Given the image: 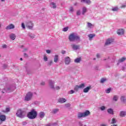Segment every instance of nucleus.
<instances>
[{"mask_svg":"<svg viewBox=\"0 0 126 126\" xmlns=\"http://www.w3.org/2000/svg\"><path fill=\"white\" fill-rule=\"evenodd\" d=\"M15 89V87L10 86L8 88L4 89V90L3 91H2V93L3 94H4V93H9L10 92H12V91H13V90H14Z\"/></svg>","mask_w":126,"mask_h":126,"instance_id":"nucleus-6","label":"nucleus"},{"mask_svg":"<svg viewBox=\"0 0 126 126\" xmlns=\"http://www.w3.org/2000/svg\"><path fill=\"white\" fill-rule=\"evenodd\" d=\"M71 47L74 50H79V45H75V44H71Z\"/></svg>","mask_w":126,"mask_h":126,"instance_id":"nucleus-16","label":"nucleus"},{"mask_svg":"<svg viewBox=\"0 0 126 126\" xmlns=\"http://www.w3.org/2000/svg\"><path fill=\"white\" fill-rule=\"evenodd\" d=\"M21 27H22L23 29H25V25L24 23H22Z\"/></svg>","mask_w":126,"mask_h":126,"instance_id":"nucleus-49","label":"nucleus"},{"mask_svg":"<svg viewBox=\"0 0 126 126\" xmlns=\"http://www.w3.org/2000/svg\"><path fill=\"white\" fill-rule=\"evenodd\" d=\"M113 42H114L113 39L108 38L106 40L105 45H111V44H112V43H113Z\"/></svg>","mask_w":126,"mask_h":126,"instance_id":"nucleus-9","label":"nucleus"},{"mask_svg":"<svg viewBox=\"0 0 126 126\" xmlns=\"http://www.w3.org/2000/svg\"><path fill=\"white\" fill-rule=\"evenodd\" d=\"M111 126H118L117 125H111Z\"/></svg>","mask_w":126,"mask_h":126,"instance_id":"nucleus-63","label":"nucleus"},{"mask_svg":"<svg viewBox=\"0 0 126 126\" xmlns=\"http://www.w3.org/2000/svg\"><path fill=\"white\" fill-rule=\"evenodd\" d=\"M44 62H48V57L46 55H44Z\"/></svg>","mask_w":126,"mask_h":126,"instance_id":"nucleus-44","label":"nucleus"},{"mask_svg":"<svg viewBox=\"0 0 126 126\" xmlns=\"http://www.w3.org/2000/svg\"><path fill=\"white\" fill-rule=\"evenodd\" d=\"M65 53H66V52L65 51H64V50H63V51H62V54L63 55H64V54H65Z\"/></svg>","mask_w":126,"mask_h":126,"instance_id":"nucleus-53","label":"nucleus"},{"mask_svg":"<svg viewBox=\"0 0 126 126\" xmlns=\"http://www.w3.org/2000/svg\"><path fill=\"white\" fill-rule=\"evenodd\" d=\"M16 115L17 117H18V118H21V119H22L25 117V112L21 109H19L17 110Z\"/></svg>","mask_w":126,"mask_h":126,"instance_id":"nucleus-5","label":"nucleus"},{"mask_svg":"<svg viewBox=\"0 0 126 126\" xmlns=\"http://www.w3.org/2000/svg\"><path fill=\"white\" fill-rule=\"evenodd\" d=\"M100 54H97L96 55V58H97V59H99V58H100Z\"/></svg>","mask_w":126,"mask_h":126,"instance_id":"nucleus-54","label":"nucleus"},{"mask_svg":"<svg viewBox=\"0 0 126 126\" xmlns=\"http://www.w3.org/2000/svg\"><path fill=\"white\" fill-rule=\"evenodd\" d=\"M95 35L94 34H88V37L89 38V40H92V39H93V38H94V37H95Z\"/></svg>","mask_w":126,"mask_h":126,"instance_id":"nucleus-26","label":"nucleus"},{"mask_svg":"<svg viewBox=\"0 0 126 126\" xmlns=\"http://www.w3.org/2000/svg\"><path fill=\"white\" fill-rule=\"evenodd\" d=\"M69 40L70 42H74V41H80V37L77 34L72 33L69 36Z\"/></svg>","mask_w":126,"mask_h":126,"instance_id":"nucleus-2","label":"nucleus"},{"mask_svg":"<svg viewBox=\"0 0 126 126\" xmlns=\"http://www.w3.org/2000/svg\"><path fill=\"white\" fill-rule=\"evenodd\" d=\"M79 89H80L79 88V86L78 85H76L74 88V91H76V92H77Z\"/></svg>","mask_w":126,"mask_h":126,"instance_id":"nucleus-35","label":"nucleus"},{"mask_svg":"<svg viewBox=\"0 0 126 126\" xmlns=\"http://www.w3.org/2000/svg\"><path fill=\"white\" fill-rule=\"evenodd\" d=\"M100 126H107V125L106 124H101Z\"/></svg>","mask_w":126,"mask_h":126,"instance_id":"nucleus-59","label":"nucleus"},{"mask_svg":"<svg viewBox=\"0 0 126 126\" xmlns=\"http://www.w3.org/2000/svg\"><path fill=\"white\" fill-rule=\"evenodd\" d=\"M60 89H61V87L59 86H57L55 87V89H53V90H60Z\"/></svg>","mask_w":126,"mask_h":126,"instance_id":"nucleus-41","label":"nucleus"},{"mask_svg":"<svg viewBox=\"0 0 126 126\" xmlns=\"http://www.w3.org/2000/svg\"><path fill=\"white\" fill-rule=\"evenodd\" d=\"M23 125L24 126V125H27V122H23Z\"/></svg>","mask_w":126,"mask_h":126,"instance_id":"nucleus-57","label":"nucleus"},{"mask_svg":"<svg viewBox=\"0 0 126 126\" xmlns=\"http://www.w3.org/2000/svg\"><path fill=\"white\" fill-rule=\"evenodd\" d=\"M86 12H87V8L86 7H83L82 8V14H83V15H84V14H85V13H86Z\"/></svg>","mask_w":126,"mask_h":126,"instance_id":"nucleus-25","label":"nucleus"},{"mask_svg":"<svg viewBox=\"0 0 126 126\" xmlns=\"http://www.w3.org/2000/svg\"><path fill=\"white\" fill-rule=\"evenodd\" d=\"M98 66H96V67H95V69H98Z\"/></svg>","mask_w":126,"mask_h":126,"instance_id":"nucleus-64","label":"nucleus"},{"mask_svg":"<svg viewBox=\"0 0 126 126\" xmlns=\"http://www.w3.org/2000/svg\"><path fill=\"white\" fill-rule=\"evenodd\" d=\"M73 11H74V8H73V7L71 6L69 8V12H70L71 13H72V12H73Z\"/></svg>","mask_w":126,"mask_h":126,"instance_id":"nucleus-37","label":"nucleus"},{"mask_svg":"<svg viewBox=\"0 0 126 126\" xmlns=\"http://www.w3.org/2000/svg\"><path fill=\"white\" fill-rule=\"evenodd\" d=\"M32 98H33V93L29 92L25 96V101H31V100H32Z\"/></svg>","mask_w":126,"mask_h":126,"instance_id":"nucleus-4","label":"nucleus"},{"mask_svg":"<svg viewBox=\"0 0 126 126\" xmlns=\"http://www.w3.org/2000/svg\"><path fill=\"white\" fill-rule=\"evenodd\" d=\"M118 9H119L118 8V7H115L112 8V10L113 11H117Z\"/></svg>","mask_w":126,"mask_h":126,"instance_id":"nucleus-47","label":"nucleus"},{"mask_svg":"<svg viewBox=\"0 0 126 126\" xmlns=\"http://www.w3.org/2000/svg\"><path fill=\"white\" fill-rule=\"evenodd\" d=\"M49 86L51 89H55V82L52 80H49Z\"/></svg>","mask_w":126,"mask_h":126,"instance_id":"nucleus-8","label":"nucleus"},{"mask_svg":"<svg viewBox=\"0 0 126 126\" xmlns=\"http://www.w3.org/2000/svg\"><path fill=\"white\" fill-rule=\"evenodd\" d=\"M27 36L31 38V39H34L36 35H35V34L32 33V32H29L27 33Z\"/></svg>","mask_w":126,"mask_h":126,"instance_id":"nucleus-11","label":"nucleus"},{"mask_svg":"<svg viewBox=\"0 0 126 126\" xmlns=\"http://www.w3.org/2000/svg\"><path fill=\"white\" fill-rule=\"evenodd\" d=\"M122 8L126 7V5H123L121 6Z\"/></svg>","mask_w":126,"mask_h":126,"instance_id":"nucleus-62","label":"nucleus"},{"mask_svg":"<svg viewBox=\"0 0 126 126\" xmlns=\"http://www.w3.org/2000/svg\"><path fill=\"white\" fill-rule=\"evenodd\" d=\"M7 47V46L5 44H4L2 46V48H3V49H6Z\"/></svg>","mask_w":126,"mask_h":126,"instance_id":"nucleus-51","label":"nucleus"},{"mask_svg":"<svg viewBox=\"0 0 126 126\" xmlns=\"http://www.w3.org/2000/svg\"><path fill=\"white\" fill-rule=\"evenodd\" d=\"M81 2H84V3H86L88 5H90L92 2L91 0H81Z\"/></svg>","mask_w":126,"mask_h":126,"instance_id":"nucleus-14","label":"nucleus"},{"mask_svg":"<svg viewBox=\"0 0 126 126\" xmlns=\"http://www.w3.org/2000/svg\"><path fill=\"white\" fill-rule=\"evenodd\" d=\"M38 116L39 117V118H40V119H43V118L45 117V112H39L38 114Z\"/></svg>","mask_w":126,"mask_h":126,"instance_id":"nucleus-19","label":"nucleus"},{"mask_svg":"<svg viewBox=\"0 0 126 126\" xmlns=\"http://www.w3.org/2000/svg\"><path fill=\"white\" fill-rule=\"evenodd\" d=\"M106 93L109 94L110 92H111V88L107 89L105 90Z\"/></svg>","mask_w":126,"mask_h":126,"instance_id":"nucleus-43","label":"nucleus"},{"mask_svg":"<svg viewBox=\"0 0 126 126\" xmlns=\"http://www.w3.org/2000/svg\"><path fill=\"white\" fill-rule=\"evenodd\" d=\"M120 99L122 102H123V103H126V98L125 96H122Z\"/></svg>","mask_w":126,"mask_h":126,"instance_id":"nucleus-31","label":"nucleus"},{"mask_svg":"<svg viewBox=\"0 0 126 126\" xmlns=\"http://www.w3.org/2000/svg\"><path fill=\"white\" fill-rule=\"evenodd\" d=\"M100 110H101V111H105V110H106V107L104 106H101L100 107Z\"/></svg>","mask_w":126,"mask_h":126,"instance_id":"nucleus-40","label":"nucleus"},{"mask_svg":"<svg viewBox=\"0 0 126 126\" xmlns=\"http://www.w3.org/2000/svg\"><path fill=\"white\" fill-rule=\"evenodd\" d=\"M9 37L11 40H15L16 38V35L14 33H11L10 34Z\"/></svg>","mask_w":126,"mask_h":126,"instance_id":"nucleus-22","label":"nucleus"},{"mask_svg":"<svg viewBox=\"0 0 126 126\" xmlns=\"http://www.w3.org/2000/svg\"><path fill=\"white\" fill-rule=\"evenodd\" d=\"M107 81V79L102 78L100 80V83H104V82H105V81Z\"/></svg>","mask_w":126,"mask_h":126,"instance_id":"nucleus-39","label":"nucleus"},{"mask_svg":"<svg viewBox=\"0 0 126 126\" xmlns=\"http://www.w3.org/2000/svg\"><path fill=\"white\" fill-rule=\"evenodd\" d=\"M24 57H25L26 58H27V57H28V55L26 53H24Z\"/></svg>","mask_w":126,"mask_h":126,"instance_id":"nucleus-55","label":"nucleus"},{"mask_svg":"<svg viewBox=\"0 0 126 126\" xmlns=\"http://www.w3.org/2000/svg\"><path fill=\"white\" fill-rule=\"evenodd\" d=\"M27 72L28 74H30V70H27Z\"/></svg>","mask_w":126,"mask_h":126,"instance_id":"nucleus-56","label":"nucleus"},{"mask_svg":"<svg viewBox=\"0 0 126 126\" xmlns=\"http://www.w3.org/2000/svg\"><path fill=\"white\" fill-rule=\"evenodd\" d=\"M59 111H60V109L59 108H55L53 110H52L51 113L55 115L57 114V113H58Z\"/></svg>","mask_w":126,"mask_h":126,"instance_id":"nucleus-24","label":"nucleus"},{"mask_svg":"<svg viewBox=\"0 0 126 126\" xmlns=\"http://www.w3.org/2000/svg\"><path fill=\"white\" fill-rule=\"evenodd\" d=\"M119 100V95H115L113 96V100L117 102Z\"/></svg>","mask_w":126,"mask_h":126,"instance_id":"nucleus-27","label":"nucleus"},{"mask_svg":"<svg viewBox=\"0 0 126 126\" xmlns=\"http://www.w3.org/2000/svg\"><path fill=\"white\" fill-rule=\"evenodd\" d=\"M119 116L120 117H122V118H124V117H126V112L125 111H120Z\"/></svg>","mask_w":126,"mask_h":126,"instance_id":"nucleus-17","label":"nucleus"},{"mask_svg":"<svg viewBox=\"0 0 126 126\" xmlns=\"http://www.w3.org/2000/svg\"><path fill=\"white\" fill-rule=\"evenodd\" d=\"M53 64V61H50L48 63V65H52Z\"/></svg>","mask_w":126,"mask_h":126,"instance_id":"nucleus-48","label":"nucleus"},{"mask_svg":"<svg viewBox=\"0 0 126 126\" xmlns=\"http://www.w3.org/2000/svg\"><path fill=\"white\" fill-rule=\"evenodd\" d=\"M76 14L78 16L80 15V14H81V12L80 11V10H78L77 11Z\"/></svg>","mask_w":126,"mask_h":126,"instance_id":"nucleus-46","label":"nucleus"},{"mask_svg":"<svg viewBox=\"0 0 126 126\" xmlns=\"http://www.w3.org/2000/svg\"><path fill=\"white\" fill-rule=\"evenodd\" d=\"M27 117L31 120H34L37 117V111L35 109H32L28 113Z\"/></svg>","mask_w":126,"mask_h":126,"instance_id":"nucleus-1","label":"nucleus"},{"mask_svg":"<svg viewBox=\"0 0 126 126\" xmlns=\"http://www.w3.org/2000/svg\"><path fill=\"white\" fill-rule=\"evenodd\" d=\"M64 60L65 64H69L70 63V58L69 57H66Z\"/></svg>","mask_w":126,"mask_h":126,"instance_id":"nucleus-15","label":"nucleus"},{"mask_svg":"<svg viewBox=\"0 0 126 126\" xmlns=\"http://www.w3.org/2000/svg\"><path fill=\"white\" fill-rule=\"evenodd\" d=\"M78 125L79 126H87L85 124L83 123V122L81 121L78 122Z\"/></svg>","mask_w":126,"mask_h":126,"instance_id":"nucleus-34","label":"nucleus"},{"mask_svg":"<svg viewBox=\"0 0 126 126\" xmlns=\"http://www.w3.org/2000/svg\"><path fill=\"white\" fill-rule=\"evenodd\" d=\"M6 119V117H5V115H0V120L1 121V122H4V121H5Z\"/></svg>","mask_w":126,"mask_h":126,"instance_id":"nucleus-21","label":"nucleus"},{"mask_svg":"<svg viewBox=\"0 0 126 126\" xmlns=\"http://www.w3.org/2000/svg\"><path fill=\"white\" fill-rule=\"evenodd\" d=\"M58 61H59V55H55L54 56V62L56 63H58Z\"/></svg>","mask_w":126,"mask_h":126,"instance_id":"nucleus-29","label":"nucleus"},{"mask_svg":"<svg viewBox=\"0 0 126 126\" xmlns=\"http://www.w3.org/2000/svg\"><path fill=\"white\" fill-rule=\"evenodd\" d=\"M78 4V2H75L74 4V5L75 6H76Z\"/></svg>","mask_w":126,"mask_h":126,"instance_id":"nucleus-60","label":"nucleus"},{"mask_svg":"<svg viewBox=\"0 0 126 126\" xmlns=\"http://www.w3.org/2000/svg\"><path fill=\"white\" fill-rule=\"evenodd\" d=\"M125 31L123 29H120L117 31V34L119 35H124Z\"/></svg>","mask_w":126,"mask_h":126,"instance_id":"nucleus-13","label":"nucleus"},{"mask_svg":"<svg viewBox=\"0 0 126 126\" xmlns=\"http://www.w3.org/2000/svg\"><path fill=\"white\" fill-rule=\"evenodd\" d=\"M116 123H117V120H116V119L113 118L111 120V124H112V125H114V124H116Z\"/></svg>","mask_w":126,"mask_h":126,"instance_id":"nucleus-36","label":"nucleus"},{"mask_svg":"<svg viewBox=\"0 0 126 126\" xmlns=\"http://www.w3.org/2000/svg\"><path fill=\"white\" fill-rule=\"evenodd\" d=\"M41 85H45V82H42L41 83Z\"/></svg>","mask_w":126,"mask_h":126,"instance_id":"nucleus-58","label":"nucleus"},{"mask_svg":"<svg viewBox=\"0 0 126 126\" xmlns=\"http://www.w3.org/2000/svg\"><path fill=\"white\" fill-rule=\"evenodd\" d=\"M90 89H91V86L87 87V88H85L83 90V92L84 93H88V92H89V90H90Z\"/></svg>","mask_w":126,"mask_h":126,"instance_id":"nucleus-18","label":"nucleus"},{"mask_svg":"<svg viewBox=\"0 0 126 126\" xmlns=\"http://www.w3.org/2000/svg\"><path fill=\"white\" fill-rule=\"evenodd\" d=\"M47 54H51V50H46Z\"/></svg>","mask_w":126,"mask_h":126,"instance_id":"nucleus-52","label":"nucleus"},{"mask_svg":"<svg viewBox=\"0 0 126 126\" xmlns=\"http://www.w3.org/2000/svg\"><path fill=\"white\" fill-rule=\"evenodd\" d=\"M15 28V26H14V25L11 24L8 25L5 28V29H6V30H10L11 29H14Z\"/></svg>","mask_w":126,"mask_h":126,"instance_id":"nucleus-10","label":"nucleus"},{"mask_svg":"<svg viewBox=\"0 0 126 126\" xmlns=\"http://www.w3.org/2000/svg\"><path fill=\"white\" fill-rule=\"evenodd\" d=\"M64 106L65 108H69L70 107V103L65 104Z\"/></svg>","mask_w":126,"mask_h":126,"instance_id":"nucleus-42","label":"nucleus"},{"mask_svg":"<svg viewBox=\"0 0 126 126\" xmlns=\"http://www.w3.org/2000/svg\"><path fill=\"white\" fill-rule=\"evenodd\" d=\"M107 113H108V114H110V115H113L114 110H113V109H112L111 108H109L107 109Z\"/></svg>","mask_w":126,"mask_h":126,"instance_id":"nucleus-28","label":"nucleus"},{"mask_svg":"<svg viewBox=\"0 0 126 126\" xmlns=\"http://www.w3.org/2000/svg\"><path fill=\"white\" fill-rule=\"evenodd\" d=\"M94 25H93L92 24L90 23H88V28H92Z\"/></svg>","mask_w":126,"mask_h":126,"instance_id":"nucleus-38","label":"nucleus"},{"mask_svg":"<svg viewBox=\"0 0 126 126\" xmlns=\"http://www.w3.org/2000/svg\"><path fill=\"white\" fill-rule=\"evenodd\" d=\"M73 93H74V91L71 90L69 92L68 94H73Z\"/></svg>","mask_w":126,"mask_h":126,"instance_id":"nucleus-50","label":"nucleus"},{"mask_svg":"<svg viewBox=\"0 0 126 126\" xmlns=\"http://www.w3.org/2000/svg\"><path fill=\"white\" fill-rule=\"evenodd\" d=\"M10 111V108L9 107H7L5 108V110H2V113H8V112Z\"/></svg>","mask_w":126,"mask_h":126,"instance_id":"nucleus-30","label":"nucleus"},{"mask_svg":"<svg viewBox=\"0 0 126 126\" xmlns=\"http://www.w3.org/2000/svg\"><path fill=\"white\" fill-rule=\"evenodd\" d=\"M126 60V58H122L118 60V63H117V65H119L121 63H123V62H125V60Z\"/></svg>","mask_w":126,"mask_h":126,"instance_id":"nucleus-20","label":"nucleus"},{"mask_svg":"<svg viewBox=\"0 0 126 126\" xmlns=\"http://www.w3.org/2000/svg\"><path fill=\"white\" fill-rule=\"evenodd\" d=\"M50 6L54 9L57 8V4L54 2H52L50 3Z\"/></svg>","mask_w":126,"mask_h":126,"instance_id":"nucleus-23","label":"nucleus"},{"mask_svg":"<svg viewBox=\"0 0 126 126\" xmlns=\"http://www.w3.org/2000/svg\"><path fill=\"white\" fill-rule=\"evenodd\" d=\"M74 62L76 63H79L80 62H81V58H78L76 59H75Z\"/></svg>","mask_w":126,"mask_h":126,"instance_id":"nucleus-33","label":"nucleus"},{"mask_svg":"<svg viewBox=\"0 0 126 126\" xmlns=\"http://www.w3.org/2000/svg\"><path fill=\"white\" fill-rule=\"evenodd\" d=\"M34 26V24L31 21H28L26 22V27H27L28 29L32 30L33 29V27Z\"/></svg>","mask_w":126,"mask_h":126,"instance_id":"nucleus-7","label":"nucleus"},{"mask_svg":"<svg viewBox=\"0 0 126 126\" xmlns=\"http://www.w3.org/2000/svg\"><path fill=\"white\" fill-rule=\"evenodd\" d=\"M90 115V111L88 110H86L85 112L83 113L79 112L78 113V119H81V118H85V117H87V116H89Z\"/></svg>","mask_w":126,"mask_h":126,"instance_id":"nucleus-3","label":"nucleus"},{"mask_svg":"<svg viewBox=\"0 0 126 126\" xmlns=\"http://www.w3.org/2000/svg\"><path fill=\"white\" fill-rule=\"evenodd\" d=\"M67 30H68V27H65L63 29V31L64 32H66Z\"/></svg>","mask_w":126,"mask_h":126,"instance_id":"nucleus-45","label":"nucleus"},{"mask_svg":"<svg viewBox=\"0 0 126 126\" xmlns=\"http://www.w3.org/2000/svg\"><path fill=\"white\" fill-rule=\"evenodd\" d=\"M46 126H51V124H47Z\"/></svg>","mask_w":126,"mask_h":126,"instance_id":"nucleus-61","label":"nucleus"},{"mask_svg":"<svg viewBox=\"0 0 126 126\" xmlns=\"http://www.w3.org/2000/svg\"><path fill=\"white\" fill-rule=\"evenodd\" d=\"M58 103H61V104H63L66 102V99L64 98H60L58 100Z\"/></svg>","mask_w":126,"mask_h":126,"instance_id":"nucleus-12","label":"nucleus"},{"mask_svg":"<svg viewBox=\"0 0 126 126\" xmlns=\"http://www.w3.org/2000/svg\"><path fill=\"white\" fill-rule=\"evenodd\" d=\"M80 89H83L84 87H85V84L83 83L81 84L80 85H78Z\"/></svg>","mask_w":126,"mask_h":126,"instance_id":"nucleus-32","label":"nucleus"}]
</instances>
